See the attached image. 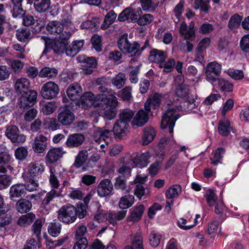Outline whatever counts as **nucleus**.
Here are the masks:
<instances>
[{
  "instance_id": "nucleus-1",
  "label": "nucleus",
  "mask_w": 249,
  "mask_h": 249,
  "mask_svg": "<svg viewBox=\"0 0 249 249\" xmlns=\"http://www.w3.org/2000/svg\"><path fill=\"white\" fill-rule=\"evenodd\" d=\"M46 29L51 35L58 36L59 39L65 40L69 39L71 36L70 31L64 30L63 24L58 20H52L48 22Z\"/></svg>"
},
{
  "instance_id": "nucleus-2",
  "label": "nucleus",
  "mask_w": 249,
  "mask_h": 249,
  "mask_svg": "<svg viewBox=\"0 0 249 249\" xmlns=\"http://www.w3.org/2000/svg\"><path fill=\"white\" fill-rule=\"evenodd\" d=\"M57 213L58 219L63 223L70 224L76 219V208L71 204H68L62 206Z\"/></svg>"
},
{
  "instance_id": "nucleus-3",
  "label": "nucleus",
  "mask_w": 249,
  "mask_h": 249,
  "mask_svg": "<svg viewBox=\"0 0 249 249\" xmlns=\"http://www.w3.org/2000/svg\"><path fill=\"white\" fill-rule=\"evenodd\" d=\"M118 46L123 53L131 56L135 55L140 49V45L137 42L131 43L128 41L127 35H123L119 39Z\"/></svg>"
},
{
  "instance_id": "nucleus-4",
  "label": "nucleus",
  "mask_w": 249,
  "mask_h": 249,
  "mask_svg": "<svg viewBox=\"0 0 249 249\" xmlns=\"http://www.w3.org/2000/svg\"><path fill=\"white\" fill-rule=\"evenodd\" d=\"M178 115L174 108H169L163 115L161 122V128L166 129L168 128L169 132L172 134L173 132L176 121L178 119Z\"/></svg>"
},
{
  "instance_id": "nucleus-5",
  "label": "nucleus",
  "mask_w": 249,
  "mask_h": 249,
  "mask_svg": "<svg viewBox=\"0 0 249 249\" xmlns=\"http://www.w3.org/2000/svg\"><path fill=\"white\" fill-rule=\"evenodd\" d=\"M78 60L81 63V72L83 74L88 75L92 73L93 69L97 66V62L93 57H87L85 55H80Z\"/></svg>"
},
{
  "instance_id": "nucleus-6",
  "label": "nucleus",
  "mask_w": 249,
  "mask_h": 249,
  "mask_svg": "<svg viewBox=\"0 0 249 249\" xmlns=\"http://www.w3.org/2000/svg\"><path fill=\"white\" fill-rule=\"evenodd\" d=\"M5 135L13 143H22L26 140V136L24 134H19V129L17 126L14 125L6 127Z\"/></svg>"
},
{
  "instance_id": "nucleus-7",
  "label": "nucleus",
  "mask_w": 249,
  "mask_h": 249,
  "mask_svg": "<svg viewBox=\"0 0 249 249\" xmlns=\"http://www.w3.org/2000/svg\"><path fill=\"white\" fill-rule=\"evenodd\" d=\"M59 91L58 86L54 82L50 81L43 85L40 91V94L44 99H52L57 96Z\"/></svg>"
},
{
  "instance_id": "nucleus-8",
  "label": "nucleus",
  "mask_w": 249,
  "mask_h": 249,
  "mask_svg": "<svg viewBox=\"0 0 249 249\" xmlns=\"http://www.w3.org/2000/svg\"><path fill=\"white\" fill-rule=\"evenodd\" d=\"M142 14V11L140 8L135 9L132 7H128L124 9L121 13L119 15L118 19L120 21L128 20L135 22Z\"/></svg>"
},
{
  "instance_id": "nucleus-9",
  "label": "nucleus",
  "mask_w": 249,
  "mask_h": 249,
  "mask_svg": "<svg viewBox=\"0 0 249 249\" xmlns=\"http://www.w3.org/2000/svg\"><path fill=\"white\" fill-rule=\"evenodd\" d=\"M37 95V92L34 90L21 94L18 104L20 107L25 108L32 107L36 102Z\"/></svg>"
},
{
  "instance_id": "nucleus-10",
  "label": "nucleus",
  "mask_w": 249,
  "mask_h": 249,
  "mask_svg": "<svg viewBox=\"0 0 249 249\" xmlns=\"http://www.w3.org/2000/svg\"><path fill=\"white\" fill-rule=\"evenodd\" d=\"M179 31L180 35L185 40H193L195 38V23L191 22L189 26L184 22H182L180 24Z\"/></svg>"
},
{
  "instance_id": "nucleus-11",
  "label": "nucleus",
  "mask_w": 249,
  "mask_h": 249,
  "mask_svg": "<svg viewBox=\"0 0 249 249\" xmlns=\"http://www.w3.org/2000/svg\"><path fill=\"white\" fill-rule=\"evenodd\" d=\"M111 133V130L98 128L94 133V140L97 143L100 144L101 147L103 148L108 143Z\"/></svg>"
},
{
  "instance_id": "nucleus-12",
  "label": "nucleus",
  "mask_w": 249,
  "mask_h": 249,
  "mask_svg": "<svg viewBox=\"0 0 249 249\" xmlns=\"http://www.w3.org/2000/svg\"><path fill=\"white\" fill-rule=\"evenodd\" d=\"M66 152L62 147H53L50 149L46 156V161L50 164H53L59 160Z\"/></svg>"
},
{
  "instance_id": "nucleus-13",
  "label": "nucleus",
  "mask_w": 249,
  "mask_h": 249,
  "mask_svg": "<svg viewBox=\"0 0 249 249\" xmlns=\"http://www.w3.org/2000/svg\"><path fill=\"white\" fill-rule=\"evenodd\" d=\"M113 190V184L109 179L102 180L97 188V192L100 197L109 196Z\"/></svg>"
},
{
  "instance_id": "nucleus-14",
  "label": "nucleus",
  "mask_w": 249,
  "mask_h": 249,
  "mask_svg": "<svg viewBox=\"0 0 249 249\" xmlns=\"http://www.w3.org/2000/svg\"><path fill=\"white\" fill-rule=\"evenodd\" d=\"M75 120L73 113L67 108L60 111L57 115L58 123L63 125H69L73 123Z\"/></svg>"
},
{
  "instance_id": "nucleus-15",
  "label": "nucleus",
  "mask_w": 249,
  "mask_h": 249,
  "mask_svg": "<svg viewBox=\"0 0 249 249\" xmlns=\"http://www.w3.org/2000/svg\"><path fill=\"white\" fill-rule=\"evenodd\" d=\"M48 140V138L43 134L37 135L35 138L32 145L34 152L38 154L43 153L47 147Z\"/></svg>"
},
{
  "instance_id": "nucleus-16",
  "label": "nucleus",
  "mask_w": 249,
  "mask_h": 249,
  "mask_svg": "<svg viewBox=\"0 0 249 249\" xmlns=\"http://www.w3.org/2000/svg\"><path fill=\"white\" fill-rule=\"evenodd\" d=\"M85 141L83 135L79 133L71 134L69 136L66 145L69 148L78 147L81 145Z\"/></svg>"
},
{
  "instance_id": "nucleus-17",
  "label": "nucleus",
  "mask_w": 249,
  "mask_h": 249,
  "mask_svg": "<svg viewBox=\"0 0 249 249\" xmlns=\"http://www.w3.org/2000/svg\"><path fill=\"white\" fill-rule=\"evenodd\" d=\"M128 126L126 123L117 120L113 125L112 131L116 137L121 139L126 135Z\"/></svg>"
},
{
  "instance_id": "nucleus-18",
  "label": "nucleus",
  "mask_w": 249,
  "mask_h": 249,
  "mask_svg": "<svg viewBox=\"0 0 249 249\" xmlns=\"http://www.w3.org/2000/svg\"><path fill=\"white\" fill-rule=\"evenodd\" d=\"M167 57V54L166 52L153 49L150 52L149 59L151 62L161 64L164 62Z\"/></svg>"
},
{
  "instance_id": "nucleus-19",
  "label": "nucleus",
  "mask_w": 249,
  "mask_h": 249,
  "mask_svg": "<svg viewBox=\"0 0 249 249\" xmlns=\"http://www.w3.org/2000/svg\"><path fill=\"white\" fill-rule=\"evenodd\" d=\"M144 207L143 205H139L135 207L130 215L127 217V221L131 224L139 221L142 218Z\"/></svg>"
},
{
  "instance_id": "nucleus-20",
  "label": "nucleus",
  "mask_w": 249,
  "mask_h": 249,
  "mask_svg": "<svg viewBox=\"0 0 249 249\" xmlns=\"http://www.w3.org/2000/svg\"><path fill=\"white\" fill-rule=\"evenodd\" d=\"M95 96L91 92L84 93L78 101L79 106L86 109L92 106L95 102Z\"/></svg>"
},
{
  "instance_id": "nucleus-21",
  "label": "nucleus",
  "mask_w": 249,
  "mask_h": 249,
  "mask_svg": "<svg viewBox=\"0 0 249 249\" xmlns=\"http://www.w3.org/2000/svg\"><path fill=\"white\" fill-rule=\"evenodd\" d=\"M82 93V89L77 83L71 84L67 89V94L72 101L78 99Z\"/></svg>"
},
{
  "instance_id": "nucleus-22",
  "label": "nucleus",
  "mask_w": 249,
  "mask_h": 249,
  "mask_svg": "<svg viewBox=\"0 0 249 249\" xmlns=\"http://www.w3.org/2000/svg\"><path fill=\"white\" fill-rule=\"evenodd\" d=\"M83 40L74 41L69 46L67 47L65 50L67 56L73 57L77 54L83 46Z\"/></svg>"
},
{
  "instance_id": "nucleus-23",
  "label": "nucleus",
  "mask_w": 249,
  "mask_h": 249,
  "mask_svg": "<svg viewBox=\"0 0 249 249\" xmlns=\"http://www.w3.org/2000/svg\"><path fill=\"white\" fill-rule=\"evenodd\" d=\"M149 111H147L145 109L140 110L137 113L132 124L133 125H136L138 127L143 125L148 120V113Z\"/></svg>"
},
{
  "instance_id": "nucleus-24",
  "label": "nucleus",
  "mask_w": 249,
  "mask_h": 249,
  "mask_svg": "<svg viewBox=\"0 0 249 249\" xmlns=\"http://www.w3.org/2000/svg\"><path fill=\"white\" fill-rule=\"evenodd\" d=\"M150 157V153L146 152L133 158L132 160V161L134 164V166L142 168L147 166L149 162L148 159Z\"/></svg>"
},
{
  "instance_id": "nucleus-25",
  "label": "nucleus",
  "mask_w": 249,
  "mask_h": 249,
  "mask_svg": "<svg viewBox=\"0 0 249 249\" xmlns=\"http://www.w3.org/2000/svg\"><path fill=\"white\" fill-rule=\"evenodd\" d=\"M30 83L29 81L25 78L18 79L15 84V88L17 92L20 94L28 92Z\"/></svg>"
},
{
  "instance_id": "nucleus-26",
  "label": "nucleus",
  "mask_w": 249,
  "mask_h": 249,
  "mask_svg": "<svg viewBox=\"0 0 249 249\" xmlns=\"http://www.w3.org/2000/svg\"><path fill=\"white\" fill-rule=\"evenodd\" d=\"M143 135L142 138V143L143 145L148 144L151 142L156 136V131L154 128L148 126L143 129Z\"/></svg>"
},
{
  "instance_id": "nucleus-27",
  "label": "nucleus",
  "mask_w": 249,
  "mask_h": 249,
  "mask_svg": "<svg viewBox=\"0 0 249 249\" xmlns=\"http://www.w3.org/2000/svg\"><path fill=\"white\" fill-rule=\"evenodd\" d=\"M126 212L125 211H121L115 213L113 212L106 213V219L108 221L114 225L117 223V220H121L125 216Z\"/></svg>"
},
{
  "instance_id": "nucleus-28",
  "label": "nucleus",
  "mask_w": 249,
  "mask_h": 249,
  "mask_svg": "<svg viewBox=\"0 0 249 249\" xmlns=\"http://www.w3.org/2000/svg\"><path fill=\"white\" fill-rule=\"evenodd\" d=\"M161 94L158 93H154L152 96L149 97L144 104V109L147 111H150L151 110L150 105L152 104L155 107L160 106Z\"/></svg>"
},
{
  "instance_id": "nucleus-29",
  "label": "nucleus",
  "mask_w": 249,
  "mask_h": 249,
  "mask_svg": "<svg viewBox=\"0 0 249 249\" xmlns=\"http://www.w3.org/2000/svg\"><path fill=\"white\" fill-rule=\"evenodd\" d=\"M26 187L23 184H17L13 185L10 190V194L11 198H17L22 196L25 193Z\"/></svg>"
},
{
  "instance_id": "nucleus-30",
  "label": "nucleus",
  "mask_w": 249,
  "mask_h": 249,
  "mask_svg": "<svg viewBox=\"0 0 249 249\" xmlns=\"http://www.w3.org/2000/svg\"><path fill=\"white\" fill-rule=\"evenodd\" d=\"M11 160L10 155L7 153L0 154V172L5 173L7 169H12V167L8 165Z\"/></svg>"
},
{
  "instance_id": "nucleus-31",
  "label": "nucleus",
  "mask_w": 249,
  "mask_h": 249,
  "mask_svg": "<svg viewBox=\"0 0 249 249\" xmlns=\"http://www.w3.org/2000/svg\"><path fill=\"white\" fill-rule=\"evenodd\" d=\"M125 249H144L141 233L140 232L136 233L132 238L131 245L126 246Z\"/></svg>"
},
{
  "instance_id": "nucleus-32",
  "label": "nucleus",
  "mask_w": 249,
  "mask_h": 249,
  "mask_svg": "<svg viewBox=\"0 0 249 249\" xmlns=\"http://www.w3.org/2000/svg\"><path fill=\"white\" fill-rule=\"evenodd\" d=\"M134 202V196L126 195L121 197L119 202V206L121 209H124L130 207Z\"/></svg>"
},
{
  "instance_id": "nucleus-33",
  "label": "nucleus",
  "mask_w": 249,
  "mask_h": 249,
  "mask_svg": "<svg viewBox=\"0 0 249 249\" xmlns=\"http://www.w3.org/2000/svg\"><path fill=\"white\" fill-rule=\"evenodd\" d=\"M242 19V17L240 16L237 14L233 15L230 18L228 23L229 29L235 32V30L240 26Z\"/></svg>"
},
{
  "instance_id": "nucleus-34",
  "label": "nucleus",
  "mask_w": 249,
  "mask_h": 249,
  "mask_svg": "<svg viewBox=\"0 0 249 249\" xmlns=\"http://www.w3.org/2000/svg\"><path fill=\"white\" fill-rule=\"evenodd\" d=\"M32 205L30 201L26 199H20L16 204V209L17 211L20 213H25L29 211Z\"/></svg>"
},
{
  "instance_id": "nucleus-35",
  "label": "nucleus",
  "mask_w": 249,
  "mask_h": 249,
  "mask_svg": "<svg viewBox=\"0 0 249 249\" xmlns=\"http://www.w3.org/2000/svg\"><path fill=\"white\" fill-rule=\"evenodd\" d=\"M231 129L232 128L230 126V123L229 120H223L220 121L218 130L220 135L226 136L229 134Z\"/></svg>"
},
{
  "instance_id": "nucleus-36",
  "label": "nucleus",
  "mask_w": 249,
  "mask_h": 249,
  "mask_svg": "<svg viewBox=\"0 0 249 249\" xmlns=\"http://www.w3.org/2000/svg\"><path fill=\"white\" fill-rule=\"evenodd\" d=\"M134 112L129 109H124L120 110L119 114V119L118 120L122 122H125L126 124L131 121L134 115Z\"/></svg>"
},
{
  "instance_id": "nucleus-37",
  "label": "nucleus",
  "mask_w": 249,
  "mask_h": 249,
  "mask_svg": "<svg viewBox=\"0 0 249 249\" xmlns=\"http://www.w3.org/2000/svg\"><path fill=\"white\" fill-rule=\"evenodd\" d=\"M114 186L116 189L125 191V193H129L130 191V189L127 187L126 180L124 177L119 176L116 178Z\"/></svg>"
},
{
  "instance_id": "nucleus-38",
  "label": "nucleus",
  "mask_w": 249,
  "mask_h": 249,
  "mask_svg": "<svg viewBox=\"0 0 249 249\" xmlns=\"http://www.w3.org/2000/svg\"><path fill=\"white\" fill-rule=\"evenodd\" d=\"M88 156L87 150L80 151L75 158L74 163L75 167L77 168L81 167L86 161Z\"/></svg>"
},
{
  "instance_id": "nucleus-39",
  "label": "nucleus",
  "mask_w": 249,
  "mask_h": 249,
  "mask_svg": "<svg viewBox=\"0 0 249 249\" xmlns=\"http://www.w3.org/2000/svg\"><path fill=\"white\" fill-rule=\"evenodd\" d=\"M58 70L54 68L45 67L40 71L39 76L41 77L53 78L56 76Z\"/></svg>"
},
{
  "instance_id": "nucleus-40",
  "label": "nucleus",
  "mask_w": 249,
  "mask_h": 249,
  "mask_svg": "<svg viewBox=\"0 0 249 249\" xmlns=\"http://www.w3.org/2000/svg\"><path fill=\"white\" fill-rule=\"evenodd\" d=\"M116 108L107 106L103 110H101L99 114L100 115L103 117L105 119L111 120L114 119L116 115Z\"/></svg>"
},
{
  "instance_id": "nucleus-41",
  "label": "nucleus",
  "mask_w": 249,
  "mask_h": 249,
  "mask_svg": "<svg viewBox=\"0 0 249 249\" xmlns=\"http://www.w3.org/2000/svg\"><path fill=\"white\" fill-rule=\"evenodd\" d=\"M62 225L59 223L52 222L48 227V233L53 237L58 236L61 231Z\"/></svg>"
},
{
  "instance_id": "nucleus-42",
  "label": "nucleus",
  "mask_w": 249,
  "mask_h": 249,
  "mask_svg": "<svg viewBox=\"0 0 249 249\" xmlns=\"http://www.w3.org/2000/svg\"><path fill=\"white\" fill-rule=\"evenodd\" d=\"M181 188L180 185L176 184L172 185L166 191V196L169 199H173L178 196L181 193Z\"/></svg>"
},
{
  "instance_id": "nucleus-43",
  "label": "nucleus",
  "mask_w": 249,
  "mask_h": 249,
  "mask_svg": "<svg viewBox=\"0 0 249 249\" xmlns=\"http://www.w3.org/2000/svg\"><path fill=\"white\" fill-rule=\"evenodd\" d=\"M17 39L23 42H27L31 36V32L30 30L27 29H22L18 30L16 34Z\"/></svg>"
},
{
  "instance_id": "nucleus-44",
  "label": "nucleus",
  "mask_w": 249,
  "mask_h": 249,
  "mask_svg": "<svg viewBox=\"0 0 249 249\" xmlns=\"http://www.w3.org/2000/svg\"><path fill=\"white\" fill-rule=\"evenodd\" d=\"M117 18V14L113 11H109L106 16L104 23L101 25L102 29L107 28Z\"/></svg>"
},
{
  "instance_id": "nucleus-45",
  "label": "nucleus",
  "mask_w": 249,
  "mask_h": 249,
  "mask_svg": "<svg viewBox=\"0 0 249 249\" xmlns=\"http://www.w3.org/2000/svg\"><path fill=\"white\" fill-rule=\"evenodd\" d=\"M35 217V215L32 213L22 215L18 220V224L21 226L25 227L32 223Z\"/></svg>"
},
{
  "instance_id": "nucleus-46",
  "label": "nucleus",
  "mask_w": 249,
  "mask_h": 249,
  "mask_svg": "<svg viewBox=\"0 0 249 249\" xmlns=\"http://www.w3.org/2000/svg\"><path fill=\"white\" fill-rule=\"evenodd\" d=\"M210 0H195L194 8L196 9H199L202 11L207 12L210 8Z\"/></svg>"
},
{
  "instance_id": "nucleus-47",
  "label": "nucleus",
  "mask_w": 249,
  "mask_h": 249,
  "mask_svg": "<svg viewBox=\"0 0 249 249\" xmlns=\"http://www.w3.org/2000/svg\"><path fill=\"white\" fill-rule=\"evenodd\" d=\"M57 106L54 102H50L43 105L41 112L45 115L52 114L56 109Z\"/></svg>"
},
{
  "instance_id": "nucleus-48",
  "label": "nucleus",
  "mask_w": 249,
  "mask_h": 249,
  "mask_svg": "<svg viewBox=\"0 0 249 249\" xmlns=\"http://www.w3.org/2000/svg\"><path fill=\"white\" fill-rule=\"evenodd\" d=\"M51 46L54 53H62L65 52L67 44L63 41L57 40L53 42Z\"/></svg>"
},
{
  "instance_id": "nucleus-49",
  "label": "nucleus",
  "mask_w": 249,
  "mask_h": 249,
  "mask_svg": "<svg viewBox=\"0 0 249 249\" xmlns=\"http://www.w3.org/2000/svg\"><path fill=\"white\" fill-rule=\"evenodd\" d=\"M125 81V74L123 73H119L113 78L112 82L114 86L116 87L118 89H121L124 85Z\"/></svg>"
},
{
  "instance_id": "nucleus-50",
  "label": "nucleus",
  "mask_w": 249,
  "mask_h": 249,
  "mask_svg": "<svg viewBox=\"0 0 249 249\" xmlns=\"http://www.w3.org/2000/svg\"><path fill=\"white\" fill-rule=\"evenodd\" d=\"M142 9L145 11L155 10L159 3L155 4L152 0H140Z\"/></svg>"
},
{
  "instance_id": "nucleus-51",
  "label": "nucleus",
  "mask_w": 249,
  "mask_h": 249,
  "mask_svg": "<svg viewBox=\"0 0 249 249\" xmlns=\"http://www.w3.org/2000/svg\"><path fill=\"white\" fill-rule=\"evenodd\" d=\"M44 166L39 163H31L29 165V171L33 176H36L44 171Z\"/></svg>"
},
{
  "instance_id": "nucleus-52",
  "label": "nucleus",
  "mask_w": 249,
  "mask_h": 249,
  "mask_svg": "<svg viewBox=\"0 0 249 249\" xmlns=\"http://www.w3.org/2000/svg\"><path fill=\"white\" fill-rule=\"evenodd\" d=\"M218 86L220 89L226 92H231L233 90V85L223 79H218Z\"/></svg>"
},
{
  "instance_id": "nucleus-53",
  "label": "nucleus",
  "mask_w": 249,
  "mask_h": 249,
  "mask_svg": "<svg viewBox=\"0 0 249 249\" xmlns=\"http://www.w3.org/2000/svg\"><path fill=\"white\" fill-rule=\"evenodd\" d=\"M87 232V228L84 225H79L75 233V239H87L85 237V235Z\"/></svg>"
},
{
  "instance_id": "nucleus-54",
  "label": "nucleus",
  "mask_w": 249,
  "mask_h": 249,
  "mask_svg": "<svg viewBox=\"0 0 249 249\" xmlns=\"http://www.w3.org/2000/svg\"><path fill=\"white\" fill-rule=\"evenodd\" d=\"M59 196V193L56 191L54 189H52L50 192L47 194L45 197L43 199L42 201V205L44 207H45L49 204L50 201H52L54 197L58 196Z\"/></svg>"
},
{
  "instance_id": "nucleus-55",
  "label": "nucleus",
  "mask_w": 249,
  "mask_h": 249,
  "mask_svg": "<svg viewBox=\"0 0 249 249\" xmlns=\"http://www.w3.org/2000/svg\"><path fill=\"white\" fill-rule=\"evenodd\" d=\"M176 93L178 97L185 98L189 94L188 87L184 85H179L177 88Z\"/></svg>"
},
{
  "instance_id": "nucleus-56",
  "label": "nucleus",
  "mask_w": 249,
  "mask_h": 249,
  "mask_svg": "<svg viewBox=\"0 0 249 249\" xmlns=\"http://www.w3.org/2000/svg\"><path fill=\"white\" fill-rule=\"evenodd\" d=\"M161 235L155 231H152L149 235V242L150 245L157 247L160 244Z\"/></svg>"
},
{
  "instance_id": "nucleus-57",
  "label": "nucleus",
  "mask_w": 249,
  "mask_h": 249,
  "mask_svg": "<svg viewBox=\"0 0 249 249\" xmlns=\"http://www.w3.org/2000/svg\"><path fill=\"white\" fill-rule=\"evenodd\" d=\"M99 23V19L94 18L91 20H88L84 22L82 26L85 28L92 29L93 28L98 27Z\"/></svg>"
},
{
  "instance_id": "nucleus-58",
  "label": "nucleus",
  "mask_w": 249,
  "mask_h": 249,
  "mask_svg": "<svg viewBox=\"0 0 249 249\" xmlns=\"http://www.w3.org/2000/svg\"><path fill=\"white\" fill-rule=\"evenodd\" d=\"M28 155V151L25 147H19L15 151V156L19 160H24Z\"/></svg>"
},
{
  "instance_id": "nucleus-59",
  "label": "nucleus",
  "mask_w": 249,
  "mask_h": 249,
  "mask_svg": "<svg viewBox=\"0 0 249 249\" xmlns=\"http://www.w3.org/2000/svg\"><path fill=\"white\" fill-rule=\"evenodd\" d=\"M44 125L49 129L54 131L57 129L59 124L55 118H49L45 120Z\"/></svg>"
},
{
  "instance_id": "nucleus-60",
  "label": "nucleus",
  "mask_w": 249,
  "mask_h": 249,
  "mask_svg": "<svg viewBox=\"0 0 249 249\" xmlns=\"http://www.w3.org/2000/svg\"><path fill=\"white\" fill-rule=\"evenodd\" d=\"M205 196L206 198L207 202L210 206H212L216 203L217 197L213 190L209 189L207 191Z\"/></svg>"
},
{
  "instance_id": "nucleus-61",
  "label": "nucleus",
  "mask_w": 249,
  "mask_h": 249,
  "mask_svg": "<svg viewBox=\"0 0 249 249\" xmlns=\"http://www.w3.org/2000/svg\"><path fill=\"white\" fill-rule=\"evenodd\" d=\"M175 65V60L173 58H170L164 64H162V63L160 64V67L163 68V72L168 73L173 70Z\"/></svg>"
},
{
  "instance_id": "nucleus-62",
  "label": "nucleus",
  "mask_w": 249,
  "mask_h": 249,
  "mask_svg": "<svg viewBox=\"0 0 249 249\" xmlns=\"http://www.w3.org/2000/svg\"><path fill=\"white\" fill-rule=\"evenodd\" d=\"M153 16L149 14H144L139 17L137 21L139 25L143 26L150 23L153 20Z\"/></svg>"
},
{
  "instance_id": "nucleus-63",
  "label": "nucleus",
  "mask_w": 249,
  "mask_h": 249,
  "mask_svg": "<svg viewBox=\"0 0 249 249\" xmlns=\"http://www.w3.org/2000/svg\"><path fill=\"white\" fill-rule=\"evenodd\" d=\"M221 65L216 62H212L209 63L206 67V71L220 74L221 72Z\"/></svg>"
},
{
  "instance_id": "nucleus-64",
  "label": "nucleus",
  "mask_w": 249,
  "mask_h": 249,
  "mask_svg": "<svg viewBox=\"0 0 249 249\" xmlns=\"http://www.w3.org/2000/svg\"><path fill=\"white\" fill-rule=\"evenodd\" d=\"M240 47L245 52L249 53V35H245L240 41Z\"/></svg>"
}]
</instances>
